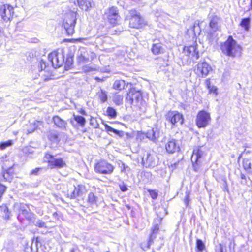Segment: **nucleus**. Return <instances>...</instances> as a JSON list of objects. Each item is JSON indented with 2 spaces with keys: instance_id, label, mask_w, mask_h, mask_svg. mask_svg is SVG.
I'll return each mask as SVG.
<instances>
[{
  "instance_id": "obj_52",
  "label": "nucleus",
  "mask_w": 252,
  "mask_h": 252,
  "mask_svg": "<svg viewBox=\"0 0 252 252\" xmlns=\"http://www.w3.org/2000/svg\"><path fill=\"white\" fill-rule=\"evenodd\" d=\"M206 86H207L208 88H210V86L211 85V82H210V79H207L206 80Z\"/></svg>"
},
{
  "instance_id": "obj_42",
  "label": "nucleus",
  "mask_w": 252,
  "mask_h": 252,
  "mask_svg": "<svg viewBox=\"0 0 252 252\" xmlns=\"http://www.w3.org/2000/svg\"><path fill=\"white\" fill-rule=\"evenodd\" d=\"M129 16L130 18H132L134 16H140V14L135 10L134 9L131 10L129 11Z\"/></svg>"
},
{
  "instance_id": "obj_63",
  "label": "nucleus",
  "mask_w": 252,
  "mask_h": 252,
  "mask_svg": "<svg viewBox=\"0 0 252 252\" xmlns=\"http://www.w3.org/2000/svg\"><path fill=\"white\" fill-rule=\"evenodd\" d=\"M73 252V251H72V252Z\"/></svg>"
},
{
  "instance_id": "obj_47",
  "label": "nucleus",
  "mask_w": 252,
  "mask_h": 252,
  "mask_svg": "<svg viewBox=\"0 0 252 252\" xmlns=\"http://www.w3.org/2000/svg\"><path fill=\"white\" fill-rule=\"evenodd\" d=\"M119 187L121 191L123 192L126 191L128 189L124 183L120 184Z\"/></svg>"
},
{
  "instance_id": "obj_20",
  "label": "nucleus",
  "mask_w": 252,
  "mask_h": 252,
  "mask_svg": "<svg viewBox=\"0 0 252 252\" xmlns=\"http://www.w3.org/2000/svg\"><path fill=\"white\" fill-rule=\"evenodd\" d=\"M39 71L40 73L39 75H44V72H47V77L50 76L51 75V71L50 68L48 66H47L46 63L44 62L42 60L39 62L38 64Z\"/></svg>"
},
{
  "instance_id": "obj_40",
  "label": "nucleus",
  "mask_w": 252,
  "mask_h": 252,
  "mask_svg": "<svg viewBox=\"0 0 252 252\" xmlns=\"http://www.w3.org/2000/svg\"><path fill=\"white\" fill-rule=\"evenodd\" d=\"M147 190L153 199H156L157 198L158 196V192L157 191L150 189H148Z\"/></svg>"
},
{
  "instance_id": "obj_19",
  "label": "nucleus",
  "mask_w": 252,
  "mask_h": 252,
  "mask_svg": "<svg viewBox=\"0 0 252 252\" xmlns=\"http://www.w3.org/2000/svg\"><path fill=\"white\" fill-rule=\"evenodd\" d=\"M71 1L73 2L75 4H76V2H77L79 7L82 10L85 11L89 10L93 5V3L91 1L87 0H71Z\"/></svg>"
},
{
  "instance_id": "obj_38",
  "label": "nucleus",
  "mask_w": 252,
  "mask_h": 252,
  "mask_svg": "<svg viewBox=\"0 0 252 252\" xmlns=\"http://www.w3.org/2000/svg\"><path fill=\"white\" fill-rule=\"evenodd\" d=\"M196 248L199 252H202L205 249V244L201 240L197 239L196 240Z\"/></svg>"
},
{
  "instance_id": "obj_31",
  "label": "nucleus",
  "mask_w": 252,
  "mask_h": 252,
  "mask_svg": "<svg viewBox=\"0 0 252 252\" xmlns=\"http://www.w3.org/2000/svg\"><path fill=\"white\" fill-rule=\"evenodd\" d=\"M40 125H43L42 121H36L30 124L31 127L27 130V134L33 132Z\"/></svg>"
},
{
  "instance_id": "obj_60",
  "label": "nucleus",
  "mask_w": 252,
  "mask_h": 252,
  "mask_svg": "<svg viewBox=\"0 0 252 252\" xmlns=\"http://www.w3.org/2000/svg\"><path fill=\"white\" fill-rule=\"evenodd\" d=\"M57 219L59 220V219H60V218H59V217H57Z\"/></svg>"
},
{
  "instance_id": "obj_58",
  "label": "nucleus",
  "mask_w": 252,
  "mask_h": 252,
  "mask_svg": "<svg viewBox=\"0 0 252 252\" xmlns=\"http://www.w3.org/2000/svg\"><path fill=\"white\" fill-rule=\"evenodd\" d=\"M53 215L55 216V218H56V217L58 216V214L57 213H54Z\"/></svg>"
},
{
  "instance_id": "obj_22",
  "label": "nucleus",
  "mask_w": 252,
  "mask_h": 252,
  "mask_svg": "<svg viewBox=\"0 0 252 252\" xmlns=\"http://www.w3.org/2000/svg\"><path fill=\"white\" fill-rule=\"evenodd\" d=\"M243 166L247 173L252 174V158L244 159Z\"/></svg>"
},
{
  "instance_id": "obj_32",
  "label": "nucleus",
  "mask_w": 252,
  "mask_h": 252,
  "mask_svg": "<svg viewBox=\"0 0 252 252\" xmlns=\"http://www.w3.org/2000/svg\"><path fill=\"white\" fill-rule=\"evenodd\" d=\"M97 199V197L93 192H90L88 196L87 202L93 206L96 205Z\"/></svg>"
},
{
  "instance_id": "obj_26",
  "label": "nucleus",
  "mask_w": 252,
  "mask_h": 252,
  "mask_svg": "<svg viewBox=\"0 0 252 252\" xmlns=\"http://www.w3.org/2000/svg\"><path fill=\"white\" fill-rule=\"evenodd\" d=\"M159 135V132L157 128H152L148 131L147 133V137L152 140H156Z\"/></svg>"
},
{
  "instance_id": "obj_56",
  "label": "nucleus",
  "mask_w": 252,
  "mask_h": 252,
  "mask_svg": "<svg viewBox=\"0 0 252 252\" xmlns=\"http://www.w3.org/2000/svg\"><path fill=\"white\" fill-rule=\"evenodd\" d=\"M224 188H225V189L226 190H228V186L227 185V183H226V180H224Z\"/></svg>"
},
{
  "instance_id": "obj_46",
  "label": "nucleus",
  "mask_w": 252,
  "mask_h": 252,
  "mask_svg": "<svg viewBox=\"0 0 252 252\" xmlns=\"http://www.w3.org/2000/svg\"><path fill=\"white\" fill-rule=\"evenodd\" d=\"M216 252H224L223 251V246L222 244H219L216 249Z\"/></svg>"
},
{
  "instance_id": "obj_53",
  "label": "nucleus",
  "mask_w": 252,
  "mask_h": 252,
  "mask_svg": "<svg viewBox=\"0 0 252 252\" xmlns=\"http://www.w3.org/2000/svg\"><path fill=\"white\" fill-rule=\"evenodd\" d=\"M240 178H241V179L245 180H246V176L243 173H241Z\"/></svg>"
},
{
  "instance_id": "obj_29",
  "label": "nucleus",
  "mask_w": 252,
  "mask_h": 252,
  "mask_svg": "<svg viewBox=\"0 0 252 252\" xmlns=\"http://www.w3.org/2000/svg\"><path fill=\"white\" fill-rule=\"evenodd\" d=\"M0 209L1 210L0 215L2 216L3 219L5 220L10 219V213L9 212L7 207L6 205L0 206Z\"/></svg>"
},
{
  "instance_id": "obj_51",
  "label": "nucleus",
  "mask_w": 252,
  "mask_h": 252,
  "mask_svg": "<svg viewBox=\"0 0 252 252\" xmlns=\"http://www.w3.org/2000/svg\"><path fill=\"white\" fill-rule=\"evenodd\" d=\"M83 70L86 72H89L92 70V68L89 66H85L83 67Z\"/></svg>"
},
{
  "instance_id": "obj_41",
  "label": "nucleus",
  "mask_w": 252,
  "mask_h": 252,
  "mask_svg": "<svg viewBox=\"0 0 252 252\" xmlns=\"http://www.w3.org/2000/svg\"><path fill=\"white\" fill-rule=\"evenodd\" d=\"M197 50L196 45H192L190 46L187 48V53L189 54H191V52H196V50Z\"/></svg>"
},
{
  "instance_id": "obj_15",
  "label": "nucleus",
  "mask_w": 252,
  "mask_h": 252,
  "mask_svg": "<svg viewBox=\"0 0 252 252\" xmlns=\"http://www.w3.org/2000/svg\"><path fill=\"white\" fill-rule=\"evenodd\" d=\"M129 20V26L133 28H141L146 25V22L141 16L130 18Z\"/></svg>"
},
{
  "instance_id": "obj_59",
  "label": "nucleus",
  "mask_w": 252,
  "mask_h": 252,
  "mask_svg": "<svg viewBox=\"0 0 252 252\" xmlns=\"http://www.w3.org/2000/svg\"><path fill=\"white\" fill-rule=\"evenodd\" d=\"M95 79H96V80H100L98 77H96V78H95Z\"/></svg>"
},
{
  "instance_id": "obj_8",
  "label": "nucleus",
  "mask_w": 252,
  "mask_h": 252,
  "mask_svg": "<svg viewBox=\"0 0 252 252\" xmlns=\"http://www.w3.org/2000/svg\"><path fill=\"white\" fill-rule=\"evenodd\" d=\"M211 120L210 114L208 112L202 110L198 112L196 124L199 128H204L207 126Z\"/></svg>"
},
{
  "instance_id": "obj_9",
  "label": "nucleus",
  "mask_w": 252,
  "mask_h": 252,
  "mask_svg": "<svg viewBox=\"0 0 252 252\" xmlns=\"http://www.w3.org/2000/svg\"><path fill=\"white\" fill-rule=\"evenodd\" d=\"M158 160L154 154L147 152L142 159V163L146 168H153L158 165Z\"/></svg>"
},
{
  "instance_id": "obj_18",
  "label": "nucleus",
  "mask_w": 252,
  "mask_h": 252,
  "mask_svg": "<svg viewBox=\"0 0 252 252\" xmlns=\"http://www.w3.org/2000/svg\"><path fill=\"white\" fill-rule=\"evenodd\" d=\"M165 148L167 152L169 154H172L178 152L180 150L179 144H178L174 139H172L168 142L165 145Z\"/></svg>"
},
{
  "instance_id": "obj_7",
  "label": "nucleus",
  "mask_w": 252,
  "mask_h": 252,
  "mask_svg": "<svg viewBox=\"0 0 252 252\" xmlns=\"http://www.w3.org/2000/svg\"><path fill=\"white\" fill-rule=\"evenodd\" d=\"M48 60L52 64L54 68L61 66L64 63V56L63 52L54 51L48 55Z\"/></svg>"
},
{
  "instance_id": "obj_57",
  "label": "nucleus",
  "mask_w": 252,
  "mask_h": 252,
  "mask_svg": "<svg viewBox=\"0 0 252 252\" xmlns=\"http://www.w3.org/2000/svg\"><path fill=\"white\" fill-rule=\"evenodd\" d=\"M250 6V7L249 8V10H252V0H251V3Z\"/></svg>"
},
{
  "instance_id": "obj_5",
  "label": "nucleus",
  "mask_w": 252,
  "mask_h": 252,
  "mask_svg": "<svg viewBox=\"0 0 252 252\" xmlns=\"http://www.w3.org/2000/svg\"><path fill=\"white\" fill-rule=\"evenodd\" d=\"M114 169V166L106 160H101L96 163L94 171L101 174H111Z\"/></svg>"
},
{
  "instance_id": "obj_55",
  "label": "nucleus",
  "mask_w": 252,
  "mask_h": 252,
  "mask_svg": "<svg viewBox=\"0 0 252 252\" xmlns=\"http://www.w3.org/2000/svg\"><path fill=\"white\" fill-rule=\"evenodd\" d=\"M7 174H8V173H7V171L6 172H4L3 175L4 178L6 180L7 179Z\"/></svg>"
},
{
  "instance_id": "obj_14",
  "label": "nucleus",
  "mask_w": 252,
  "mask_h": 252,
  "mask_svg": "<svg viewBox=\"0 0 252 252\" xmlns=\"http://www.w3.org/2000/svg\"><path fill=\"white\" fill-rule=\"evenodd\" d=\"M212 70V67L207 63H199L195 69L196 73L202 77H206Z\"/></svg>"
},
{
  "instance_id": "obj_49",
  "label": "nucleus",
  "mask_w": 252,
  "mask_h": 252,
  "mask_svg": "<svg viewBox=\"0 0 252 252\" xmlns=\"http://www.w3.org/2000/svg\"><path fill=\"white\" fill-rule=\"evenodd\" d=\"M40 169V168H36L35 169H33L31 171L30 175H37Z\"/></svg>"
},
{
  "instance_id": "obj_48",
  "label": "nucleus",
  "mask_w": 252,
  "mask_h": 252,
  "mask_svg": "<svg viewBox=\"0 0 252 252\" xmlns=\"http://www.w3.org/2000/svg\"><path fill=\"white\" fill-rule=\"evenodd\" d=\"M209 90V92L210 93H214L217 94V89L216 87L213 86H211L210 88H208Z\"/></svg>"
},
{
  "instance_id": "obj_27",
  "label": "nucleus",
  "mask_w": 252,
  "mask_h": 252,
  "mask_svg": "<svg viewBox=\"0 0 252 252\" xmlns=\"http://www.w3.org/2000/svg\"><path fill=\"white\" fill-rule=\"evenodd\" d=\"M22 215L24 216L28 220H32L33 219H35L34 214L26 210H22V213L19 215L18 219L19 220H22L21 219H23L21 218Z\"/></svg>"
},
{
  "instance_id": "obj_17",
  "label": "nucleus",
  "mask_w": 252,
  "mask_h": 252,
  "mask_svg": "<svg viewBox=\"0 0 252 252\" xmlns=\"http://www.w3.org/2000/svg\"><path fill=\"white\" fill-rule=\"evenodd\" d=\"M52 120L55 125L59 128L63 130H66L67 129V122L65 120L61 119L59 116H54L52 118Z\"/></svg>"
},
{
  "instance_id": "obj_28",
  "label": "nucleus",
  "mask_w": 252,
  "mask_h": 252,
  "mask_svg": "<svg viewBox=\"0 0 252 252\" xmlns=\"http://www.w3.org/2000/svg\"><path fill=\"white\" fill-rule=\"evenodd\" d=\"M125 81L123 80H116L113 85V88L115 90L121 91L125 88Z\"/></svg>"
},
{
  "instance_id": "obj_3",
  "label": "nucleus",
  "mask_w": 252,
  "mask_h": 252,
  "mask_svg": "<svg viewBox=\"0 0 252 252\" xmlns=\"http://www.w3.org/2000/svg\"><path fill=\"white\" fill-rule=\"evenodd\" d=\"M77 12L69 11L65 16L63 26L68 35H72L74 32V28L76 22Z\"/></svg>"
},
{
  "instance_id": "obj_34",
  "label": "nucleus",
  "mask_w": 252,
  "mask_h": 252,
  "mask_svg": "<svg viewBox=\"0 0 252 252\" xmlns=\"http://www.w3.org/2000/svg\"><path fill=\"white\" fill-rule=\"evenodd\" d=\"M48 137L51 141H52L53 142H57L59 141L58 134L56 132H49L48 135Z\"/></svg>"
},
{
  "instance_id": "obj_1",
  "label": "nucleus",
  "mask_w": 252,
  "mask_h": 252,
  "mask_svg": "<svg viewBox=\"0 0 252 252\" xmlns=\"http://www.w3.org/2000/svg\"><path fill=\"white\" fill-rule=\"evenodd\" d=\"M220 50L224 54L234 58L240 52L241 47L230 36L226 41L221 44Z\"/></svg>"
},
{
  "instance_id": "obj_62",
  "label": "nucleus",
  "mask_w": 252,
  "mask_h": 252,
  "mask_svg": "<svg viewBox=\"0 0 252 252\" xmlns=\"http://www.w3.org/2000/svg\"><path fill=\"white\" fill-rule=\"evenodd\" d=\"M251 224H252V221H251Z\"/></svg>"
},
{
  "instance_id": "obj_39",
  "label": "nucleus",
  "mask_w": 252,
  "mask_h": 252,
  "mask_svg": "<svg viewBox=\"0 0 252 252\" xmlns=\"http://www.w3.org/2000/svg\"><path fill=\"white\" fill-rule=\"evenodd\" d=\"M13 144V141L9 140L5 142H2L0 143V149L3 150L7 147L11 146Z\"/></svg>"
},
{
  "instance_id": "obj_45",
  "label": "nucleus",
  "mask_w": 252,
  "mask_h": 252,
  "mask_svg": "<svg viewBox=\"0 0 252 252\" xmlns=\"http://www.w3.org/2000/svg\"><path fill=\"white\" fill-rule=\"evenodd\" d=\"M189 56H191L196 60H198L199 58V53L197 50H196V52H191V54H189Z\"/></svg>"
},
{
  "instance_id": "obj_11",
  "label": "nucleus",
  "mask_w": 252,
  "mask_h": 252,
  "mask_svg": "<svg viewBox=\"0 0 252 252\" xmlns=\"http://www.w3.org/2000/svg\"><path fill=\"white\" fill-rule=\"evenodd\" d=\"M165 117L166 120L173 125H175L178 122H179L180 124L183 123V116L177 111H169Z\"/></svg>"
},
{
  "instance_id": "obj_54",
  "label": "nucleus",
  "mask_w": 252,
  "mask_h": 252,
  "mask_svg": "<svg viewBox=\"0 0 252 252\" xmlns=\"http://www.w3.org/2000/svg\"><path fill=\"white\" fill-rule=\"evenodd\" d=\"M79 112L80 114H81L82 115H86V112L83 109H81L80 111H79Z\"/></svg>"
},
{
  "instance_id": "obj_61",
  "label": "nucleus",
  "mask_w": 252,
  "mask_h": 252,
  "mask_svg": "<svg viewBox=\"0 0 252 252\" xmlns=\"http://www.w3.org/2000/svg\"><path fill=\"white\" fill-rule=\"evenodd\" d=\"M27 149H25L24 151H27Z\"/></svg>"
},
{
  "instance_id": "obj_6",
  "label": "nucleus",
  "mask_w": 252,
  "mask_h": 252,
  "mask_svg": "<svg viewBox=\"0 0 252 252\" xmlns=\"http://www.w3.org/2000/svg\"><path fill=\"white\" fill-rule=\"evenodd\" d=\"M78 61L81 63H86L96 57L95 54L84 47L80 48L77 54Z\"/></svg>"
},
{
  "instance_id": "obj_10",
  "label": "nucleus",
  "mask_w": 252,
  "mask_h": 252,
  "mask_svg": "<svg viewBox=\"0 0 252 252\" xmlns=\"http://www.w3.org/2000/svg\"><path fill=\"white\" fill-rule=\"evenodd\" d=\"M14 13L13 7L9 4H4L0 7V15L4 21L10 20Z\"/></svg>"
},
{
  "instance_id": "obj_43",
  "label": "nucleus",
  "mask_w": 252,
  "mask_h": 252,
  "mask_svg": "<svg viewBox=\"0 0 252 252\" xmlns=\"http://www.w3.org/2000/svg\"><path fill=\"white\" fill-rule=\"evenodd\" d=\"M6 189V187L0 183V199L2 197L4 192L5 191Z\"/></svg>"
},
{
  "instance_id": "obj_24",
  "label": "nucleus",
  "mask_w": 252,
  "mask_h": 252,
  "mask_svg": "<svg viewBox=\"0 0 252 252\" xmlns=\"http://www.w3.org/2000/svg\"><path fill=\"white\" fill-rule=\"evenodd\" d=\"M151 51L154 55H159L164 52V49L161 43H154L151 48Z\"/></svg>"
},
{
  "instance_id": "obj_50",
  "label": "nucleus",
  "mask_w": 252,
  "mask_h": 252,
  "mask_svg": "<svg viewBox=\"0 0 252 252\" xmlns=\"http://www.w3.org/2000/svg\"><path fill=\"white\" fill-rule=\"evenodd\" d=\"M35 225L38 226L39 227H46L45 224L43 221H35Z\"/></svg>"
},
{
  "instance_id": "obj_33",
  "label": "nucleus",
  "mask_w": 252,
  "mask_h": 252,
  "mask_svg": "<svg viewBox=\"0 0 252 252\" xmlns=\"http://www.w3.org/2000/svg\"><path fill=\"white\" fill-rule=\"evenodd\" d=\"M250 18H245L242 19L240 25L244 28L245 31H248L250 28Z\"/></svg>"
},
{
  "instance_id": "obj_13",
  "label": "nucleus",
  "mask_w": 252,
  "mask_h": 252,
  "mask_svg": "<svg viewBox=\"0 0 252 252\" xmlns=\"http://www.w3.org/2000/svg\"><path fill=\"white\" fill-rule=\"evenodd\" d=\"M85 191V187L82 185H78L77 187L73 186L67 191V196L71 199L75 198L82 195Z\"/></svg>"
},
{
  "instance_id": "obj_35",
  "label": "nucleus",
  "mask_w": 252,
  "mask_h": 252,
  "mask_svg": "<svg viewBox=\"0 0 252 252\" xmlns=\"http://www.w3.org/2000/svg\"><path fill=\"white\" fill-rule=\"evenodd\" d=\"M73 118L75 121L79 124L80 126H83L85 125L86 120L85 119L81 116L73 115Z\"/></svg>"
},
{
  "instance_id": "obj_36",
  "label": "nucleus",
  "mask_w": 252,
  "mask_h": 252,
  "mask_svg": "<svg viewBox=\"0 0 252 252\" xmlns=\"http://www.w3.org/2000/svg\"><path fill=\"white\" fill-rule=\"evenodd\" d=\"M106 113L108 116L112 118H115L116 117L117 115V112L116 110L111 107H108L106 110Z\"/></svg>"
},
{
  "instance_id": "obj_25",
  "label": "nucleus",
  "mask_w": 252,
  "mask_h": 252,
  "mask_svg": "<svg viewBox=\"0 0 252 252\" xmlns=\"http://www.w3.org/2000/svg\"><path fill=\"white\" fill-rule=\"evenodd\" d=\"M220 18L219 17L216 16H213L210 22V27L215 31L219 30L220 27Z\"/></svg>"
},
{
  "instance_id": "obj_44",
  "label": "nucleus",
  "mask_w": 252,
  "mask_h": 252,
  "mask_svg": "<svg viewBox=\"0 0 252 252\" xmlns=\"http://www.w3.org/2000/svg\"><path fill=\"white\" fill-rule=\"evenodd\" d=\"M200 162H197V164L196 163V161L195 160H193V162H192L193 163V169H194V170L195 171H198L199 170V163H200Z\"/></svg>"
},
{
  "instance_id": "obj_2",
  "label": "nucleus",
  "mask_w": 252,
  "mask_h": 252,
  "mask_svg": "<svg viewBox=\"0 0 252 252\" xmlns=\"http://www.w3.org/2000/svg\"><path fill=\"white\" fill-rule=\"evenodd\" d=\"M126 99L132 105L138 107L140 110H143L146 108V103L143 99L141 92L134 88H131L129 90Z\"/></svg>"
},
{
  "instance_id": "obj_16",
  "label": "nucleus",
  "mask_w": 252,
  "mask_h": 252,
  "mask_svg": "<svg viewBox=\"0 0 252 252\" xmlns=\"http://www.w3.org/2000/svg\"><path fill=\"white\" fill-rule=\"evenodd\" d=\"M104 126L106 131L109 134H110V132H113L116 135H118L119 137L124 138L125 140L128 139L131 137L129 133L125 132L124 131L122 130H118L115 129L107 124H105Z\"/></svg>"
},
{
  "instance_id": "obj_4",
  "label": "nucleus",
  "mask_w": 252,
  "mask_h": 252,
  "mask_svg": "<svg viewBox=\"0 0 252 252\" xmlns=\"http://www.w3.org/2000/svg\"><path fill=\"white\" fill-rule=\"evenodd\" d=\"M44 160L48 163V167L50 169L62 168L66 166L65 161L61 158H55L49 153H45Z\"/></svg>"
},
{
  "instance_id": "obj_12",
  "label": "nucleus",
  "mask_w": 252,
  "mask_h": 252,
  "mask_svg": "<svg viewBox=\"0 0 252 252\" xmlns=\"http://www.w3.org/2000/svg\"><path fill=\"white\" fill-rule=\"evenodd\" d=\"M104 15L109 23L113 25L117 24L120 18L117 8L114 7L110 8L105 13Z\"/></svg>"
},
{
  "instance_id": "obj_23",
  "label": "nucleus",
  "mask_w": 252,
  "mask_h": 252,
  "mask_svg": "<svg viewBox=\"0 0 252 252\" xmlns=\"http://www.w3.org/2000/svg\"><path fill=\"white\" fill-rule=\"evenodd\" d=\"M204 155V152L199 148L194 150L193 155L191 158L192 162H193V160H195L196 163L197 162H200L201 158Z\"/></svg>"
},
{
  "instance_id": "obj_30",
  "label": "nucleus",
  "mask_w": 252,
  "mask_h": 252,
  "mask_svg": "<svg viewBox=\"0 0 252 252\" xmlns=\"http://www.w3.org/2000/svg\"><path fill=\"white\" fill-rule=\"evenodd\" d=\"M112 99L116 105H121L123 102V95L116 93L114 94Z\"/></svg>"
},
{
  "instance_id": "obj_37",
  "label": "nucleus",
  "mask_w": 252,
  "mask_h": 252,
  "mask_svg": "<svg viewBox=\"0 0 252 252\" xmlns=\"http://www.w3.org/2000/svg\"><path fill=\"white\" fill-rule=\"evenodd\" d=\"M99 98L102 103L106 102L107 100V94L105 91L101 90V92L98 94Z\"/></svg>"
},
{
  "instance_id": "obj_21",
  "label": "nucleus",
  "mask_w": 252,
  "mask_h": 252,
  "mask_svg": "<svg viewBox=\"0 0 252 252\" xmlns=\"http://www.w3.org/2000/svg\"><path fill=\"white\" fill-rule=\"evenodd\" d=\"M159 229L158 224H155L151 229V233L148 242L147 248H149L151 245L153 243V240L156 238L157 234L158 232Z\"/></svg>"
}]
</instances>
